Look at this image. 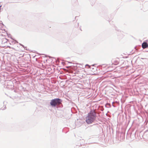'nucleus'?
I'll return each mask as SVG.
<instances>
[{
    "instance_id": "f03ea898",
    "label": "nucleus",
    "mask_w": 148,
    "mask_h": 148,
    "mask_svg": "<svg viewBox=\"0 0 148 148\" xmlns=\"http://www.w3.org/2000/svg\"><path fill=\"white\" fill-rule=\"evenodd\" d=\"M61 103V101L59 99H55L52 100L50 102L51 105L53 106H55L56 105H59Z\"/></svg>"
},
{
    "instance_id": "7ed1b4c3",
    "label": "nucleus",
    "mask_w": 148,
    "mask_h": 148,
    "mask_svg": "<svg viewBox=\"0 0 148 148\" xmlns=\"http://www.w3.org/2000/svg\"><path fill=\"white\" fill-rule=\"evenodd\" d=\"M119 58H115L113 59L112 64L115 65H117L119 64Z\"/></svg>"
},
{
    "instance_id": "20e7f679",
    "label": "nucleus",
    "mask_w": 148,
    "mask_h": 148,
    "mask_svg": "<svg viewBox=\"0 0 148 148\" xmlns=\"http://www.w3.org/2000/svg\"><path fill=\"white\" fill-rule=\"evenodd\" d=\"M142 47L144 49L147 48L148 47V44L146 42H144L142 44Z\"/></svg>"
},
{
    "instance_id": "39448f33",
    "label": "nucleus",
    "mask_w": 148,
    "mask_h": 148,
    "mask_svg": "<svg viewBox=\"0 0 148 148\" xmlns=\"http://www.w3.org/2000/svg\"><path fill=\"white\" fill-rule=\"evenodd\" d=\"M94 74H92V75H94Z\"/></svg>"
},
{
    "instance_id": "f257e3e1",
    "label": "nucleus",
    "mask_w": 148,
    "mask_h": 148,
    "mask_svg": "<svg viewBox=\"0 0 148 148\" xmlns=\"http://www.w3.org/2000/svg\"><path fill=\"white\" fill-rule=\"evenodd\" d=\"M96 113L93 111H91L88 113L87 116L86 117V122L88 124H90L93 122L96 118Z\"/></svg>"
}]
</instances>
